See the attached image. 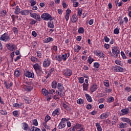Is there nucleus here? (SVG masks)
Returning <instances> with one entry per match:
<instances>
[{
  "mask_svg": "<svg viewBox=\"0 0 131 131\" xmlns=\"http://www.w3.org/2000/svg\"><path fill=\"white\" fill-rule=\"evenodd\" d=\"M30 15L32 18L35 19L37 21H41V18H40V15L39 14H37L35 13H30Z\"/></svg>",
  "mask_w": 131,
  "mask_h": 131,
  "instance_id": "6",
  "label": "nucleus"
},
{
  "mask_svg": "<svg viewBox=\"0 0 131 131\" xmlns=\"http://www.w3.org/2000/svg\"><path fill=\"white\" fill-rule=\"evenodd\" d=\"M19 13H21V12H20V8H19V6H16L14 13L18 15V14H19Z\"/></svg>",
  "mask_w": 131,
  "mask_h": 131,
  "instance_id": "34",
  "label": "nucleus"
},
{
  "mask_svg": "<svg viewBox=\"0 0 131 131\" xmlns=\"http://www.w3.org/2000/svg\"><path fill=\"white\" fill-rule=\"evenodd\" d=\"M122 121H123V122H127V123H130L131 120L128 118H122Z\"/></svg>",
  "mask_w": 131,
  "mask_h": 131,
  "instance_id": "28",
  "label": "nucleus"
},
{
  "mask_svg": "<svg viewBox=\"0 0 131 131\" xmlns=\"http://www.w3.org/2000/svg\"><path fill=\"white\" fill-rule=\"evenodd\" d=\"M57 83H58V82H57V81L54 80L52 82V85H51L52 89H56L57 88Z\"/></svg>",
  "mask_w": 131,
  "mask_h": 131,
  "instance_id": "31",
  "label": "nucleus"
},
{
  "mask_svg": "<svg viewBox=\"0 0 131 131\" xmlns=\"http://www.w3.org/2000/svg\"><path fill=\"white\" fill-rule=\"evenodd\" d=\"M63 107L64 108V109H66V110H68V111L69 110H70V107H69L68 105L65 103H63Z\"/></svg>",
  "mask_w": 131,
  "mask_h": 131,
  "instance_id": "48",
  "label": "nucleus"
},
{
  "mask_svg": "<svg viewBox=\"0 0 131 131\" xmlns=\"http://www.w3.org/2000/svg\"><path fill=\"white\" fill-rule=\"evenodd\" d=\"M104 41H105V42H109L110 39L109 38H108L107 36H104Z\"/></svg>",
  "mask_w": 131,
  "mask_h": 131,
  "instance_id": "60",
  "label": "nucleus"
},
{
  "mask_svg": "<svg viewBox=\"0 0 131 131\" xmlns=\"http://www.w3.org/2000/svg\"><path fill=\"white\" fill-rule=\"evenodd\" d=\"M22 106V104H19L18 103H15L13 104V107H15V108H20Z\"/></svg>",
  "mask_w": 131,
  "mask_h": 131,
  "instance_id": "46",
  "label": "nucleus"
},
{
  "mask_svg": "<svg viewBox=\"0 0 131 131\" xmlns=\"http://www.w3.org/2000/svg\"><path fill=\"white\" fill-rule=\"evenodd\" d=\"M37 22V20H35L33 19H31V21L30 23V25H34Z\"/></svg>",
  "mask_w": 131,
  "mask_h": 131,
  "instance_id": "52",
  "label": "nucleus"
},
{
  "mask_svg": "<svg viewBox=\"0 0 131 131\" xmlns=\"http://www.w3.org/2000/svg\"><path fill=\"white\" fill-rule=\"evenodd\" d=\"M84 101V100H83V99L80 98L77 101V104H79V105H82V104H83Z\"/></svg>",
  "mask_w": 131,
  "mask_h": 131,
  "instance_id": "41",
  "label": "nucleus"
},
{
  "mask_svg": "<svg viewBox=\"0 0 131 131\" xmlns=\"http://www.w3.org/2000/svg\"><path fill=\"white\" fill-rule=\"evenodd\" d=\"M85 97H86L87 101H88V102H90V103H92V102H93L92 97H91L88 94H85Z\"/></svg>",
  "mask_w": 131,
  "mask_h": 131,
  "instance_id": "19",
  "label": "nucleus"
},
{
  "mask_svg": "<svg viewBox=\"0 0 131 131\" xmlns=\"http://www.w3.org/2000/svg\"><path fill=\"white\" fill-rule=\"evenodd\" d=\"M60 115V108H56L53 113L52 116H55V115Z\"/></svg>",
  "mask_w": 131,
  "mask_h": 131,
  "instance_id": "17",
  "label": "nucleus"
},
{
  "mask_svg": "<svg viewBox=\"0 0 131 131\" xmlns=\"http://www.w3.org/2000/svg\"><path fill=\"white\" fill-rule=\"evenodd\" d=\"M50 119H51V117L49 116H46L45 117V122H48V120H50Z\"/></svg>",
  "mask_w": 131,
  "mask_h": 131,
  "instance_id": "62",
  "label": "nucleus"
},
{
  "mask_svg": "<svg viewBox=\"0 0 131 131\" xmlns=\"http://www.w3.org/2000/svg\"><path fill=\"white\" fill-rule=\"evenodd\" d=\"M6 47L10 51H15V45H14L7 44Z\"/></svg>",
  "mask_w": 131,
  "mask_h": 131,
  "instance_id": "13",
  "label": "nucleus"
},
{
  "mask_svg": "<svg viewBox=\"0 0 131 131\" xmlns=\"http://www.w3.org/2000/svg\"><path fill=\"white\" fill-rule=\"evenodd\" d=\"M41 18L45 21H49V20L52 21V20L54 19L52 17V16L48 13H43L41 16Z\"/></svg>",
  "mask_w": 131,
  "mask_h": 131,
  "instance_id": "3",
  "label": "nucleus"
},
{
  "mask_svg": "<svg viewBox=\"0 0 131 131\" xmlns=\"http://www.w3.org/2000/svg\"><path fill=\"white\" fill-rule=\"evenodd\" d=\"M115 62L116 64H117V65H121V61L119 60H116Z\"/></svg>",
  "mask_w": 131,
  "mask_h": 131,
  "instance_id": "61",
  "label": "nucleus"
},
{
  "mask_svg": "<svg viewBox=\"0 0 131 131\" xmlns=\"http://www.w3.org/2000/svg\"><path fill=\"white\" fill-rule=\"evenodd\" d=\"M61 58L63 61H66V60L67 59V54H63L61 56Z\"/></svg>",
  "mask_w": 131,
  "mask_h": 131,
  "instance_id": "47",
  "label": "nucleus"
},
{
  "mask_svg": "<svg viewBox=\"0 0 131 131\" xmlns=\"http://www.w3.org/2000/svg\"><path fill=\"white\" fill-rule=\"evenodd\" d=\"M22 88L25 92H31L33 89L32 86H31V84L28 82H26L25 84L23 85Z\"/></svg>",
  "mask_w": 131,
  "mask_h": 131,
  "instance_id": "2",
  "label": "nucleus"
},
{
  "mask_svg": "<svg viewBox=\"0 0 131 131\" xmlns=\"http://www.w3.org/2000/svg\"><path fill=\"white\" fill-rule=\"evenodd\" d=\"M78 80L80 83H83L84 78L83 77H80L78 78Z\"/></svg>",
  "mask_w": 131,
  "mask_h": 131,
  "instance_id": "59",
  "label": "nucleus"
},
{
  "mask_svg": "<svg viewBox=\"0 0 131 131\" xmlns=\"http://www.w3.org/2000/svg\"><path fill=\"white\" fill-rule=\"evenodd\" d=\"M94 54L98 56V57H99V58H104L105 57V54L103 53L102 52H100L99 50H96L94 51Z\"/></svg>",
  "mask_w": 131,
  "mask_h": 131,
  "instance_id": "10",
  "label": "nucleus"
},
{
  "mask_svg": "<svg viewBox=\"0 0 131 131\" xmlns=\"http://www.w3.org/2000/svg\"><path fill=\"white\" fill-rule=\"evenodd\" d=\"M14 74V76L16 77H20V75H21V72L19 70H15Z\"/></svg>",
  "mask_w": 131,
  "mask_h": 131,
  "instance_id": "22",
  "label": "nucleus"
},
{
  "mask_svg": "<svg viewBox=\"0 0 131 131\" xmlns=\"http://www.w3.org/2000/svg\"><path fill=\"white\" fill-rule=\"evenodd\" d=\"M24 75L26 77H28V78H34V73L29 72V71H27L26 72H24Z\"/></svg>",
  "mask_w": 131,
  "mask_h": 131,
  "instance_id": "8",
  "label": "nucleus"
},
{
  "mask_svg": "<svg viewBox=\"0 0 131 131\" xmlns=\"http://www.w3.org/2000/svg\"><path fill=\"white\" fill-rule=\"evenodd\" d=\"M4 84L6 89L8 90L10 89L11 86L13 85V82H11L10 83L7 82V81L4 82Z\"/></svg>",
  "mask_w": 131,
  "mask_h": 131,
  "instance_id": "14",
  "label": "nucleus"
},
{
  "mask_svg": "<svg viewBox=\"0 0 131 131\" xmlns=\"http://www.w3.org/2000/svg\"><path fill=\"white\" fill-rule=\"evenodd\" d=\"M96 126L98 131H102V127H101L100 123H96Z\"/></svg>",
  "mask_w": 131,
  "mask_h": 131,
  "instance_id": "32",
  "label": "nucleus"
},
{
  "mask_svg": "<svg viewBox=\"0 0 131 131\" xmlns=\"http://www.w3.org/2000/svg\"><path fill=\"white\" fill-rule=\"evenodd\" d=\"M55 59L56 61H58V62L62 61V56L60 55H56L55 56Z\"/></svg>",
  "mask_w": 131,
  "mask_h": 131,
  "instance_id": "24",
  "label": "nucleus"
},
{
  "mask_svg": "<svg viewBox=\"0 0 131 131\" xmlns=\"http://www.w3.org/2000/svg\"><path fill=\"white\" fill-rule=\"evenodd\" d=\"M66 126V123L60 122L58 126H57V128L58 129H62V128H64Z\"/></svg>",
  "mask_w": 131,
  "mask_h": 131,
  "instance_id": "16",
  "label": "nucleus"
},
{
  "mask_svg": "<svg viewBox=\"0 0 131 131\" xmlns=\"http://www.w3.org/2000/svg\"><path fill=\"white\" fill-rule=\"evenodd\" d=\"M55 93V90L51 89L48 92V95H53V93Z\"/></svg>",
  "mask_w": 131,
  "mask_h": 131,
  "instance_id": "58",
  "label": "nucleus"
},
{
  "mask_svg": "<svg viewBox=\"0 0 131 131\" xmlns=\"http://www.w3.org/2000/svg\"><path fill=\"white\" fill-rule=\"evenodd\" d=\"M112 70L114 71V72H123V68L118 66H115L112 67Z\"/></svg>",
  "mask_w": 131,
  "mask_h": 131,
  "instance_id": "7",
  "label": "nucleus"
},
{
  "mask_svg": "<svg viewBox=\"0 0 131 131\" xmlns=\"http://www.w3.org/2000/svg\"><path fill=\"white\" fill-rule=\"evenodd\" d=\"M6 14H7V11H6V10H3L1 12V14L3 17L6 16Z\"/></svg>",
  "mask_w": 131,
  "mask_h": 131,
  "instance_id": "63",
  "label": "nucleus"
},
{
  "mask_svg": "<svg viewBox=\"0 0 131 131\" xmlns=\"http://www.w3.org/2000/svg\"><path fill=\"white\" fill-rule=\"evenodd\" d=\"M97 90H98V85L96 84H94L91 86V92L92 93H94V92H95Z\"/></svg>",
  "mask_w": 131,
  "mask_h": 131,
  "instance_id": "15",
  "label": "nucleus"
},
{
  "mask_svg": "<svg viewBox=\"0 0 131 131\" xmlns=\"http://www.w3.org/2000/svg\"><path fill=\"white\" fill-rule=\"evenodd\" d=\"M30 3L31 4V7H33V6H35V5L36 4V2L34 0H31L30 1Z\"/></svg>",
  "mask_w": 131,
  "mask_h": 131,
  "instance_id": "50",
  "label": "nucleus"
},
{
  "mask_svg": "<svg viewBox=\"0 0 131 131\" xmlns=\"http://www.w3.org/2000/svg\"><path fill=\"white\" fill-rule=\"evenodd\" d=\"M0 114L2 115H7L8 114V112L5 110H0Z\"/></svg>",
  "mask_w": 131,
  "mask_h": 131,
  "instance_id": "39",
  "label": "nucleus"
},
{
  "mask_svg": "<svg viewBox=\"0 0 131 131\" xmlns=\"http://www.w3.org/2000/svg\"><path fill=\"white\" fill-rule=\"evenodd\" d=\"M114 33L115 34H118L119 33V29L118 28H116L114 29Z\"/></svg>",
  "mask_w": 131,
  "mask_h": 131,
  "instance_id": "56",
  "label": "nucleus"
},
{
  "mask_svg": "<svg viewBox=\"0 0 131 131\" xmlns=\"http://www.w3.org/2000/svg\"><path fill=\"white\" fill-rule=\"evenodd\" d=\"M43 125H44V128H45L46 129H47V130H50L51 128L49 126H48V125H47V124L44 123Z\"/></svg>",
  "mask_w": 131,
  "mask_h": 131,
  "instance_id": "55",
  "label": "nucleus"
},
{
  "mask_svg": "<svg viewBox=\"0 0 131 131\" xmlns=\"http://www.w3.org/2000/svg\"><path fill=\"white\" fill-rule=\"evenodd\" d=\"M126 125H127V124L121 122L119 125V127L120 128H126Z\"/></svg>",
  "mask_w": 131,
  "mask_h": 131,
  "instance_id": "25",
  "label": "nucleus"
},
{
  "mask_svg": "<svg viewBox=\"0 0 131 131\" xmlns=\"http://www.w3.org/2000/svg\"><path fill=\"white\" fill-rule=\"evenodd\" d=\"M33 125H35V126H37L38 125V122H37V120L36 119L33 120Z\"/></svg>",
  "mask_w": 131,
  "mask_h": 131,
  "instance_id": "49",
  "label": "nucleus"
},
{
  "mask_svg": "<svg viewBox=\"0 0 131 131\" xmlns=\"http://www.w3.org/2000/svg\"><path fill=\"white\" fill-rule=\"evenodd\" d=\"M103 83H104L105 86H106V88H109V80H105L103 81Z\"/></svg>",
  "mask_w": 131,
  "mask_h": 131,
  "instance_id": "42",
  "label": "nucleus"
},
{
  "mask_svg": "<svg viewBox=\"0 0 131 131\" xmlns=\"http://www.w3.org/2000/svg\"><path fill=\"white\" fill-rule=\"evenodd\" d=\"M50 65H51V60L49 58L45 59L43 62V67L48 68Z\"/></svg>",
  "mask_w": 131,
  "mask_h": 131,
  "instance_id": "11",
  "label": "nucleus"
},
{
  "mask_svg": "<svg viewBox=\"0 0 131 131\" xmlns=\"http://www.w3.org/2000/svg\"><path fill=\"white\" fill-rule=\"evenodd\" d=\"M10 40L11 38L7 33L3 34L0 37V40L5 41V42L7 41H10Z\"/></svg>",
  "mask_w": 131,
  "mask_h": 131,
  "instance_id": "4",
  "label": "nucleus"
},
{
  "mask_svg": "<svg viewBox=\"0 0 131 131\" xmlns=\"http://www.w3.org/2000/svg\"><path fill=\"white\" fill-rule=\"evenodd\" d=\"M41 92L42 94H43L44 96H47V95H49V91H48V90H47L46 89H42Z\"/></svg>",
  "mask_w": 131,
  "mask_h": 131,
  "instance_id": "36",
  "label": "nucleus"
},
{
  "mask_svg": "<svg viewBox=\"0 0 131 131\" xmlns=\"http://www.w3.org/2000/svg\"><path fill=\"white\" fill-rule=\"evenodd\" d=\"M109 116V113H104L102 114L100 117V119H106V118H108Z\"/></svg>",
  "mask_w": 131,
  "mask_h": 131,
  "instance_id": "12",
  "label": "nucleus"
},
{
  "mask_svg": "<svg viewBox=\"0 0 131 131\" xmlns=\"http://www.w3.org/2000/svg\"><path fill=\"white\" fill-rule=\"evenodd\" d=\"M78 15L79 17H81V15H82V9L81 8L78 9Z\"/></svg>",
  "mask_w": 131,
  "mask_h": 131,
  "instance_id": "44",
  "label": "nucleus"
},
{
  "mask_svg": "<svg viewBox=\"0 0 131 131\" xmlns=\"http://www.w3.org/2000/svg\"><path fill=\"white\" fill-rule=\"evenodd\" d=\"M33 67L34 68V69L35 70V71H37V70L38 69H39L40 68H41V67L40 66V65H39L38 63H35V64H34L33 66Z\"/></svg>",
  "mask_w": 131,
  "mask_h": 131,
  "instance_id": "20",
  "label": "nucleus"
},
{
  "mask_svg": "<svg viewBox=\"0 0 131 131\" xmlns=\"http://www.w3.org/2000/svg\"><path fill=\"white\" fill-rule=\"evenodd\" d=\"M30 131H40V129L33 126L30 128Z\"/></svg>",
  "mask_w": 131,
  "mask_h": 131,
  "instance_id": "27",
  "label": "nucleus"
},
{
  "mask_svg": "<svg viewBox=\"0 0 131 131\" xmlns=\"http://www.w3.org/2000/svg\"><path fill=\"white\" fill-rule=\"evenodd\" d=\"M74 50L75 52L78 53L81 50V47L80 46L77 45L74 47Z\"/></svg>",
  "mask_w": 131,
  "mask_h": 131,
  "instance_id": "21",
  "label": "nucleus"
},
{
  "mask_svg": "<svg viewBox=\"0 0 131 131\" xmlns=\"http://www.w3.org/2000/svg\"><path fill=\"white\" fill-rule=\"evenodd\" d=\"M13 114L15 117H18L19 116V112L18 111H14L13 112Z\"/></svg>",
  "mask_w": 131,
  "mask_h": 131,
  "instance_id": "43",
  "label": "nucleus"
},
{
  "mask_svg": "<svg viewBox=\"0 0 131 131\" xmlns=\"http://www.w3.org/2000/svg\"><path fill=\"white\" fill-rule=\"evenodd\" d=\"M78 19V18H77V16L76 15L74 14L72 16L71 21L73 23H75Z\"/></svg>",
  "mask_w": 131,
  "mask_h": 131,
  "instance_id": "18",
  "label": "nucleus"
},
{
  "mask_svg": "<svg viewBox=\"0 0 131 131\" xmlns=\"http://www.w3.org/2000/svg\"><path fill=\"white\" fill-rule=\"evenodd\" d=\"M20 14L24 16H26L29 14V10H23L20 11Z\"/></svg>",
  "mask_w": 131,
  "mask_h": 131,
  "instance_id": "23",
  "label": "nucleus"
},
{
  "mask_svg": "<svg viewBox=\"0 0 131 131\" xmlns=\"http://www.w3.org/2000/svg\"><path fill=\"white\" fill-rule=\"evenodd\" d=\"M71 13V10H70V9H68L67 10L66 14L70 15Z\"/></svg>",
  "mask_w": 131,
  "mask_h": 131,
  "instance_id": "64",
  "label": "nucleus"
},
{
  "mask_svg": "<svg viewBox=\"0 0 131 131\" xmlns=\"http://www.w3.org/2000/svg\"><path fill=\"white\" fill-rule=\"evenodd\" d=\"M94 67H95V68H99V67H100V63H99V62H95L94 63Z\"/></svg>",
  "mask_w": 131,
  "mask_h": 131,
  "instance_id": "53",
  "label": "nucleus"
},
{
  "mask_svg": "<svg viewBox=\"0 0 131 131\" xmlns=\"http://www.w3.org/2000/svg\"><path fill=\"white\" fill-rule=\"evenodd\" d=\"M12 30L14 33V34H17L18 33V29L16 27H13Z\"/></svg>",
  "mask_w": 131,
  "mask_h": 131,
  "instance_id": "51",
  "label": "nucleus"
},
{
  "mask_svg": "<svg viewBox=\"0 0 131 131\" xmlns=\"http://www.w3.org/2000/svg\"><path fill=\"white\" fill-rule=\"evenodd\" d=\"M63 73L66 76H71L72 75V71L69 69L63 70Z\"/></svg>",
  "mask_w": 131,
  "mask_h": 131,
  "instance_id": "9",
  "label": "nucleus"
},
{
  "mask_svg": "<svg viewBox=\"0 0 131 131\" xmlns=\"http://www.w3.org/2000/svg\"><path fill=\"white\" fill-rule=\"evenodd\" d=\"M22 128L24 129V130H27V129H28V124L26 123H23Z\"/></svg>",
  "mask_w": 131,
  "mask_h": 131,
  "instance_id": "33",
  "label": "nucleus"
},
{
  "mask_svg": "<svg viewBox=\"0 0 131 131\" xmlns=\"http://www.w3.org/2000/svg\"><path fill=\"white\" fill-rule=\"evenodd\" d=\"M48 27H49V28H54L55 27L54 23L51 21L48 23Z\"/></svg>",
  "mask_w": 131,
  "mask_h": 131,
  "instance_id": "37",
  "label": "nucleus"
},
{
  "mask_svg": "<svg viewBox=\"0 0 131 131\" xmlns=\"http://www.w3.org/2000/svg\"><path fill=\"white\" fill-rule=\"evenodd\" d=\"M31 61H32V62H34V63H37V62H39V60H38L37 58L33 56L31 57Z\"/></svg>",
  "mask_w": 131,
  "mask_h": 131,
  "instance_id": "26",
  "label": "nucleus"
},
{
  "mask_svg": "<svg viewBox=\"0 0 131 131\" xmlns=\"http://www.w3.org/2000/svg\"><path fill=\"white\" fill-rule=\"evenodd\" d=\"M95 61V59H94L93 58H92L91 56H89L88 59V62L89 63V64H92L93 62Z\"/></svg>",
  "mask_w": 131,
  "mask_h": 131,
  "instance_id": "35",
  "label": "nucleus"
},
{
  "mask_svg": "<svg viewBox=\"0 0 131 131\" xmlns=\"http://www.w3.org/2000/svg\"><path fill=\"white\" fill-rule=\"evenodd\" d=\"M108 103H112L113 101H114V98L113 97L111 96L108 99Z\"/></svg>",
  "mask_w": 131,
  "mask_h": 131,
  "instance_id": "54",
  "label": "nucleus"
},
{
  "mask_svg": "<svg viewBox=\"0 0 131 131\" xmlns=\"http://www.w3.org/2000/svg\"><path fill=\"white\" fill-rule=\"evenodd\" d=\"M54 39L52 37H48L44 40L45 42H51V41H53Z\"/></svg>",
  "mask_w": 131,
  "mask_h": 131,
  "instance_id": "30",
  "label": "nucleus"
},
{
  "mask_svg": "<svg viewBox=\"0 0 131 131\" xmlns=\"http://www.w3.org/2000/svg\"><path fill=\"white\" fill-rule=\"evenodd\" d=\"M78 33H81L82 34L83 33H84V29H83V28L82 27L79 28L78 30Z\"/></svg>",
  "mask_w": 131,
  "mask_h": 131,
  "instance_id": "38",
  "label": "nucleus"
},
{
  "mask_svg": "<svg viewBox=\"0 0 131 131\" xmlns=\"http://www.w3.org/2000/svg\"><path fill=\"white\" fill-rule=\"evenodd\" d=\"M112 51L113 54L115 55V57L117 58L118 56H119V54H120V51H119V48L117 46H115L112 49Z\"/></svg>",
  "mask_w": 131,
  "mask_h": 131,
  "instance_id": "5",
  "label": "nucleus"
},
{
  "mask_svg": "<svg viewBox=\"0 0 131 131\" xmlns=\"http://www.w3.org/2000/svg\"><path fill=\"white\" fill-rule=\"evenodd\" d=\"M83 91H88L89 89V84H85V83L83 84Z\"/></svg>",
  "mask_w": 131,
  "mask_h": 131,
  "instance_id": "40",
  "label": "nucleus"
},
{
  "mask_svg": "<svg viewBox=\"0 0 131 131\" xmlns=\"http://www.w3.org/2000/svg\"><path fill=\"white\" fill-rule=\"evenodd\" d=\"M57 90L56 91V94L60 96L61 98H64L65 97V90L63 84L61 83H58L57 85Z\"/></svg>",
  "mask_w": 131,
  "mask_h": 131,
  "instance_id": "1",
  "label": "nucleus"
},
{
  "mask_svg": "<svg viewBox=\"0 0 131 131\" xmlns=\"http://www.w3.org/2000/svg\"><path fill=\"white\" fill-rule=\"evenodd\" d=\"M121 112H122L123 115H125V114H128V113L129 112V110L128 108H124L122 110Z\"/></svg>",
  "mask_w": 131,
  "mask_h": 131,
  "instance_id": "29",
  "label": "nucleus"
},
{
  "mask_svg": "<svg viewBox=\"0 0 131 131\" xmlns=\"http://www.w3.org/2000/svg\"><path fill=\"white\" fill-rule=\"evenodd\" d=\"M36 72V73H38L39 74H43V71H42V69L41 68V67L39 69L37 70Z\"/></svg>",
  "mask_w": 131,
  "mask_h": 131,
  "instance_id": "45",
  "label": "nucleus"
},
{
  "mask_svg": "<svg viewBox=\"0 0 131 131\" xmlns=\"http://www.w3.org/2000/svg\"><path fill=\"white\" fill-rule=\"evenodd\" d=\"M121 55L123 59H126V56L125 55V54H124V52L123 51L121 52Z\"/></svg>",
  "mask_w": 131,
  "mask_h": 131,
  "instance_id": "57",
  "label": "nucleus"
}]
</instances>
